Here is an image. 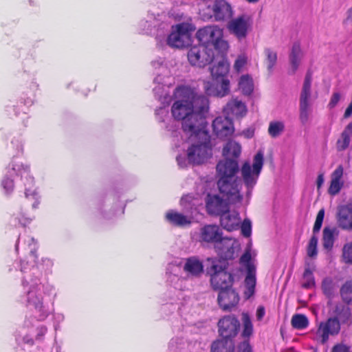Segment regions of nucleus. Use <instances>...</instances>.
<instances>
[{
	"label": "nucleus",
	"mask_w": 352,
	"mask_h": 352,
	"mask_svg": "<svg viewBox=\"0 0 352 352\" xmlns=\"http://www.w3.org/2000/svg\"><path fill=\"white\" fill-rule=\"evenodd\" d=\"M342 299L349 303L352 302V280L346 282L341 288Z\"/></svg>",
	"instance_id": "45"
},
{
	"label": "nucleus",
	"mask_w": 352,
	"mask_h": 352,
	"mask_svg": "<svg viewBox=\"0 0 352 352\" xmlns=\"http://www.w3.org/2000/svg\"><path fill=\"white\" fill-rule=\"evenodd\" d=\"M162 16H155L153 14H148L146 19L142 20L139 23V28L142 33L153 34L155 30L157 31L156 38H158L164 30L168 28V24L162 21Z\"/></svg>",
	"instance_id": "15"
},
{
	"label": "nucleus",
	"mask_w": 352,
	"mask_h": 352,
	"mask_svg": "<svg viewBox=\"0 0 352 352\" xmlns=\"http://www.w3.org/2000/svg\"><path fill=\"white\" fill-rule=\"evenodd\" d=\"M165 217L168 223L179 227L189 226L193 220L192 212L184 214L173 210L168 211L166 213Z\"/></svg>",
	"instance_id": "28"
},
{
	"label": "nucleus",
	"mask_w": 352,
	"mask_h": 352,
	"mask_svg": "<svg viewBox=\"0 0 352 352\" xmlns=\"http://www.w3.org/2000/svg\"><path fill=\"white\" fill-rule=\"evenodd\" d=\"M343 174L344 168L342 165H339L331 173L330 186L328 189L329 195L335 196L339 193L344 186Z\"/></svg>",
	"instance_id": "30"
},
{
	"label": "nucleus",
	"mask_w": 352,
	"mask_h": 352,
	"mask_svg": "<svg viewBox=\"0 0 352 352\" xmlns=\"http://www.w3.org/2000/svg\"><path fill=\"white\" fill-rule=\"evenodd\" d=\"M324 175L323 174H320L318 176V178H317V186H318V188H321V186L323 185L324 184Z\"/></svg>",
	"instance_id": "62"
},
{
	"label": "nucleus",
	"mask_w": 352,
	"mask_h": 352,
	"mask_svg": "<svg viewBox=\"0 0 352 352\" xmlns=\"http://www.w3.org/2000/svg\"><path fill=\"white\" fill-rule=\"evenodd\" d=\"M221 226L228 231L236 230L239 228L241 219L237 211H229L223 212L220 219Z\"/></svg>",
	"instance_id": "27"
},
{
	"label": "nucleus",
	"mask_w": 352,
	"mask_h": 352,
	"mask_svg": "<svg viewBox=\"0 0 352 352\" xmlns=\"http://www.w3.org/2000/svg\"><path fill=\"white\" fill-rule=\"evenodd\" d=\"M226 199H222L218 195H208L206 199V209L208 213L221 216L223 212L228 210V202L233 204L228 198Z\"/></svg>",
	"instance_id": "20"
},
{
	"label": "nucleus",
	"mask_w": 352,
	"mask_h": 352,
	"mask_svg": "<svg viewBox=\"0 0 352 352\" xmlns=\"http://www.w3.org/2000/svg\"><path fill=\"white\" fill-rule=\"evenodd\" d=\"M237 352H253L251 346L248 341L245 340L241 342Z\"/></svg>",
	"instance_id": "56"
},
{
	"label": "nucleus",
	"mask_w": 352,
	"mask_h": 352,
	"mask_svg": "<svg viewBox=\"0 0 352 352\" xmlns=\"http://www.w3.org/2000/svg\"><path fill=\"white\" fill-rule=\"evenodd\" d=\"M212 16L217 21H225L234 14L231 4L226 0H214L211 6Z\"/></svg>",
	"instance_id": "19"
},
{
	"label": "nucleus",
	"mask_w": 352,
	"mask_h": 352,
	"mask_svg": "<svg viewBox=\"0 0 352 352\" xmlns=\"http://www.w3.org/2000/svg\"><path fill=\"white\" fill-rule=\"evenodd\" d=\"M30 221H31V219L27 218V217L19 219V223L24 226H26L27 224L30 223Z\"/></svg>",
	"instance_id": "64"
},
{
	"label": "nucleus",
	"mask_w": 352,
	"mask_h": 352,
	"mask_svg": "<svg viewBox=\"0 0 352 352\" xmlns=\"http://www.w3.org/2000/svg\"><path fill=\"white\" fill-rule=\"evenodd\" d=\"M171 115L176 120L182 122L185 133L200 130L206 125L205 114L209 107L206 97L197 95L189 86H178L173 96Z\"/></svg>",
	"instance_id": "1"
},
{
	"label": "nucleus",
	"mask_w": 352,
	"mask_h": 352,
	"mask_svg": "<svg viewBox=\"0 0 352 352\" xmlns=\"http://www.w3.org/2000/svg\"><path fill=\"white\" fill-rule=\"evenodd\" d=\"M196 37L201 43L200 45L221 52L226 51L228 48V43L223 39V30L217 25H208L199 29L196 33Z\"/></svg>",
	"instance_id": "7"
},
{
	"label": "nucleus",
	"mask_w": 352,
	"mask_h": 352,
	"mask_svg": "<svg viewBox=\"0 0 352 352\" xmlns=\"http://www.w3.org/2000/svg\"><path fill=\"white\" fill-rule=\"evenodd\" d=\"M291 323L292 327L296 329H303L308 327V318L302 314H295L292 316Z\"/></svg>",
	"instance_id": "42"
},
{
	"label": "nucleus",
	"mask_w": 352,
	"mask_h": 352,
	"mask_svg": "<svg viewBox=\"0 0 352 352\" xmlns=\"http://www.w3.org/2000/svg\"><path fill=\"white\" fill-rule=\"evenodd\" d=\"M214 134L220 139H226L230 137L234 128L233 122L228 116H219L212 122Z\"/></svg>",
	"instance_id": "17"
},
{
	"label": "nucleus",
	"mask_w": 352,
	"mask_h": 352,
	"mask_svg": "<svg viewBox=\"0 0 352 352\" xmlns=\"http://www.w3.org/2000/svg\"><path fill=\"white\" fill-rule=\"evenodd\" d=\"M222 235V231L218 226L206 225L200 228L197 239L200 243H214L216 247Z\"/></svg>",
	"instance_id": "18"
},
{
	"label": "nucleus",
	"mask_w": 352,
	"mask_h": 352,
	"mask_svg": "<svg viewBox=\"0 0 352 352\" xmlns=\"http://www.w3.org/2000/svg\"><path fill=\"white\" fill-rule=\"evenodd\" d=\"M169 279H170V281L173 283L174 287H175L177 289H181L179 282H182V280H180L179 278H177V276H175L173 277L171 276H170Z\"/></svg>",
	"instance_id": "59"
},
{
	"label": "nucleus",
	"mask_w": 352,
	"mask_h": 352,
	"mask_svg": "<svg viewBox=\"0 0 352 352\" xmlns=\"http://www.w3.org/2000/svg\"><path fill=\"white\" fill-rule=\"evenodd\" d=\"M206 125L200 130L186 133L189 135V146L187 148V157L178 155L177 162L179 167H186L188 164L199 165L206 162L212 155L210 136L205 130Z\"/></svg>",
	"instance_id": "3"
},
{
	"label": "nucleus",
	"mask_w": 352,
	"mask_h": 352,
	"mask_svg": "<svg viewBox=\"0 0 352 352\" xmlns=\"http://www.w3.org/2000/svg\"><path fill=\"white\" fill-rule=\"evenodd\" d=\"M168 111L164 107H160L156 110V115L157 116V118L161 122L165 121V120L163 118V116H168Z\"/></svg>",
	"instance_id": "57"
},
{
	"label": "nucleus",
	"mask_w": 352,
	"mask_h": 352,
	"mask_svg": "<svg viewBox=\"0 0 352 352\" xmlns=\"http://www.w3.org/2000/svg\"><path fill=\"white\" fill-rule=\"evenodd\" d=\"M240 262L243 265L247 270V273L256 272V267L251 261V254L249 251H246L241 257Z\"/></svg>",
	"instance_id": "44"
},
{
	"label": "nucleus",
	"mask_w": 352,
	"mask_h": 352,
	"mask_svg": "<svg viewBox=\"0 0 352 352\" xmlns=\"http://www.w3.org/2000/svg\"><path fill=\"white\" fill-rule=\"evenodd\" d=\"M324 217V209L322 208L318 212L314 226L313 232L314 234L318 232L322 227V222Z\"/></svg>",
	"instance_id": "50"
},
{
	"label": "nucleus",
	"mask_w": 352,
	"mask_h": 352,
	"mask_svg": "<svg viewBox=\"0 0 352 352\" xmlns=\"http://www.w3.org/2000/svg\"><path fill=\"white\" fill-rule=\"evenodd\" d=\"M339 235V230L336 227H325L323 230L322 244L324 249L331 250L335 240Z\"/></svg>",
	"instance_id": "31"
},
{
	"label": "nucleus",
	"mask_w": 352,
	"mask_h": 352,
	"mask_svg": "<svg viewBox=\"0 0 352 352\" xmlns=\"http://www.w3.org/2000/svg\"><path fill=\"white\" fill-rule=\"evenodd\" d=\"M217 85L209 81H204V88L206 93L209 96L223 97L230 91V80L228 78H219Z\"/></svg>",
	"instance_id": "22"
},
{
	"label": "nucleus",
	"mask_w": 352,
	"mask_h": 352,
	"mask_svg": "<svg viewBox=\"0 0 352 352\" xmlns=\"http://www.w3.org/2000/svg\"><path fill=\"white\" fill-rule=\"evenodd\" d=\"M241 152V147L240 144L234 141L228 142L223 148L224 155H232L238 157Z\"/></svg>",
	"instance_id": "40"
},
{
	"label": "nucleus",
	"mask_w": 352,
	"mask_h": 352,
	"mask_svg": "<svg viewBox=\"0 0 352 352\" xmlns=\"http://www.w3.org/2000/svg\"><path fill=\"white\" fill-rule=\"evenodd\" d=\"M336 219L340 228L344 230H349L352 223V207L350 205L338 206Z\"/></svg>",
	"instance_id": "29"
},
{
	"label": "nucleus",
	"mask_w": 352,
	"mask_h": 352,
	"mask_svg": "<svg viewBox=\"0 0 352 352\" xmlns=\"http://www.w3.org/2000/svg\"><path fill=\"white\" fill-rule=\"evenodd\" d=\"M223 112L228 116H232L236 118H242L248 112L247 106L242 100L237 98H233L229 100L223 108Z\"/></svg>",
	"instance_id": "26"
},
{
	"label": "nucleus",
	"mask_w": 352,
	"mask_h": 352,
	"mask_svg": "<svg viewBox=\"0 0 352 352\" xmlns=\"http://www.w3.org/2000/svg\"><path fill=\"white\" fill-rule=\"evenodd\" d=\"M13 175L21 177V180L23 181L25 197H32L35 200L32 204V207L36 208L39 204L38 194L34 187V177L30 175V166L28 164L19 162L16 159L12 160V162L7 168L6 175L3 177L1 182V186L4 192L7 195L11 194L14 188V181L11 178Z\"/></svg>",
	"instance_id": "5"
},
{
	"label": "nucleus",
	"mask_w": 352,
	"mask_h": 352,
	"mask_svg": "<svg viewBox=\"0 0 352 352\" xmlns=\"http://www.w3.org/2000/svg\"><path fill=\"white\" fill-rule=\"evenodd\" d=\"M20 271L23 274L21 286L26 305L38 321L44 320L50 314L46 297L50 295L53 287L43 282V274L37 265L21 261Z\"/></svg>",
	"instance_id": "2"
},
{
	"label": "nucleus",
	"mask_w": 352,
	"mask_h": 352,
	"mask_svg": "<svg viewBox=\"0 0 352 352\" xmlns=\"http://www.w3.org/2000/svg\"><path fill=\"white\" fill-rule=\"evenodd\" d=\"M285 130V124L282 121H272L268 127L269 135L274 138L280 136Z\"/></svg>",
	"instance_id": "39"
},
{
	"label": "nucleus",
	"mask_w": 352,
	"mask_h": 352,
	"mask_svg": "<svg viewBox=\"0 0 352 352\" xmlns=\"http://www.w3.org/2000/svg\"><path fill=\"white\" fill-rule=\"evenodd\" d=\"M242 234L245 237H249L252 234V222L249 219H245L241 225Z\"/></svg>",
	"instance_id": "51"
},
{
	"label": "nucleus",
	"mask_w": 352,
	"mask_h": 352,
	"mask_svg": "<svg viewBox=\"0 0 352 352\" xmlns=\"http://www.w3.org/2000/svg\"><path fill=\"white\" fill-rule=\"evenodd\" d=\"M352 115V101L348 106V107L346 109L344 113V118H349Z\"/></svg>",
	"instance_id": "60"
},
{
	"label": "nucleus",
	"mask_w": 352,
	"mask_h": 352,
	"mask_svg": "<svg viewBox=\"0 0 352 352\" xmlns=\"http://www.w3.org/2000/svg\"><path fill=\"white\" fill-rule=\"evenodd\" d=\"M302 56L300 45L298 43H294L292 46V52L289 55V61L293 73L298 69Z\"/></svg>",
	"instance_id": "35"
},
{
	"label": "nucleus",
	"mask_w": 352,
	"mask_h": 352,
	"mask_svg": "<svg viewBox=\"0 0 352 352\" xmlns=\"http://www.w3.org/2000/svg\"><path fill=\"white\" fill-rule=\"evenodd\" d=\"M342 95L340 92H334L333 93L330 101L328 104V107L330 109H332L336 107V105L338 104V102L342 99Z\"/></svg>",
	"instance_id": "53"
},
{
	"label": "nucleus",
	"mask_w": 352,
	"mask_h": 352,
	"mask_svg": "<svg viewBox=\"0 0 352 352\" xmlns=\"http://www.w3.org/2000/svg\"><path fill=\"white\" fill-rule=\"evenodd\" d=\"M241 316V320L243 323L242 336L244 338H248L253 333V325L251 321V318L249 314L247 313H243Z\"/></svg>",
	"instance_id": "41"
},
{
	"label": "nucleus",
	"mask_w": 352,
	"mask_h": 352,
	"mask_svg": "<svg viewBox=\"0 0 352 352\" xmlns=\"http://www.w3.org/2000/svg\"><path fill=\"white\" fill-rule=\"evenodd\" d=\"M315 332L316 340L322 344H325L330 336H333L340 332V324L335 318H329L326 321L320 322Z\"/></svg>",
	"instance_id": "14"
},
{
	"label": "nucleus",
	"mask_w": 352,
	"mask_h": 352,
	"mask_svg": "<svg viewBox=\"0 0 352 352\" xmlns=\"http://www.w3.org/2000/svg\"><path fill=\"white\" fill-rule=\"evenodd\" d=\"M210 266L207 267V274L210 276V284L214 290L229 289L233 281L232 276L227 272L216 258H208Z\"/></svg>",
	"instance_id": "8"
},
{
	"label": "nucleus",
	"mask_w": 352,
	"mask_h": 352,
	"mask_svg": "<svg viewBox=\"0 0 352 352\" xmlns=\"http://www.w3.org/2000/svg\"><path fill=\"white\" fill-rule=\"evenodd\" d=\"M247 63H248V56L244 54H240L238 56V57L236 58V59L234 62V69L237 72H241L245 68V65H247Z\"/></svg>",
	"instance_id": "48"
},
{
	"label": "nucleus",
	"mask_w": 352,
	"mask_h": 352,
	"mask_svg": "<svg viewBox=\"0 0 352 352\" xmlns=\"http://www.w3.org/2000/svg\"><path fill=\"white\" fill-rule=\"evenodd\" d=\"M214 60H217V64H214L210 68L212 79L218 80L219 78H227V74L230 71V63L227 58L223 55H217Z\"/></svg>",
	"instance_id": "25"
},
{
	"label": "nucleus",
	"mask_w": 352,
	"mask_h": 352,
	"mask_svg": "<svg viewBox=\"0 0 352 352\" xmlns=\"http://www.w3.org/2000/svg\"><path fill=\"white\" fill-rule=\"evenodd\" d=\"M183 270L187 278H197L204 273V264L197 256H190L184 259Z\"/></svg>",
	"instance_id": "23"
},
{
	"label": "nucleus",
	"mask_w": 352,
	"mask_h": 352,
	"mask_svg": "<svg viewBox=\"0 0 352 352\" xmlns=\"http://www.w3.org/2000/svg\"><path fill=\"white\" fill-rule=\"evenodd\" d=\"M331 311L335 315V318L342 322H346L351 315L349 307L340 303L335 305H332Z\"/></svg>",
	"instance_id": "32"
},
{
	"label": "nucleus",
	"mask_w": 352,
	"mask_h": 352,
	"mask_svg": "<svg viewBox=\"0 0 352 352\" xmlns=\"http://www.w3.org/2000/svg\"><path fill=\"white\" fill-rule=\"evenodd\" d=\"M28 243L30 252V257L32 259L33 262L35 263V259L36 258V243L33 238L30 237L28 238Z\"/></svg>",
	"instance_id": "54"
},
{
	"label": "nucleus",
	"mask_w": 352,
	"mask_h": 352,
	"mask_svg": "<svg viewBox=\"0 0 352 352\" xmlns=\"http://www.w3.org/2000/svg\"><path fill=\"white\" fill-rule=\"evenodd\" d=\"M239 247L240 244L237 240L221 236V239L219 241L215 248L222 257L226 259H231L234 258V253L239 250Z\"/></svg>",
	"instance_id": "21"
},
{
	"label": "nucleus",
	"mask_w": 352,
	"mask_h": 352,
	"mask_svg": "<svg viewBox=\"0 0 352 352\" xmlns=\"http://www.w3.org/2000/svg\"><path fill=\"white\" fill-rule=\"evenodd\" d=\"M234 342L232 339H224L214 342L211 346L212 352H233Z\"/></svg>",
	"instance_id": "34"
},
{
	"label": "nucleus",
	"mask_w": 352,
	"mask_h": 352,
	"mask_svg": "<svg viewBox=\"0 0 352 352\" xmlns=\"http://www.w3.org/2000/svg\"><path fill=\"white\" fill-rule=\"evenodd\" d=\"M245 289L244 292V295L246 298H250L252 296L255 292V286H256V272H250V273H247L245 279Z\"/></svg>",
	"instance_id": "37"
},
{
	"label": "nucleus",
	"mask_w": 352,
	"mask_h": 352,
	"mask_svg": "<svg viewBox=\"0 0 352 352\" xmlns=\"http://www.w3.org/2000/svg\"><path fill=\"white\" fill-rule=\"evenodd\" d=\"M215 58L214 49L204 45L192 47L188 52L190 64L197 67H204Z\"/></svg>",
	"instance_id": "11"
},
{
	"label": "nucleus",
	"mask_w": 352,
	"mask_h": 352,
	"mask_svg": "<svg viewBox=\"0 0 352 352\" xmlns=\"http://www.w3.org/2000/svg\"><path fill=\"white\" fill-rule=\"evenodd\" d=\"M253 24L252 17L247 14H243L230 20L227 28L229 32L237 38H245L248 32L252 30Z\"/></svg>",
	"instance_id": "13"
},
{
	"label": "nucleus",
	"mask_w": 352,
	"mask_h": 352,
	"mask_svg": "<svg viewBox=\"0 0 352 352\" xmlns=\"http://www.w3.org/2000/svg\"><path fill=\"white\" fill-rule=\"evenodd\" d=\"M314 265L307 264L302 279V286L304 288H311L315 285V280L313 272L314 271Z\"/></svg>",
	"instance_id": "38"
},
{
	"label": "nucleus",
	"mask_w": 352,
	"mask_h": 352,
	"mask_svg": "<svg viewBox=\"0 0 352 352\" xmlns=\"http://www.w3.org/2000/svg\"><path fill=\"white\" fill-rule=\"evenodd\" d=\"M239 89L243 94L250 95L254 90L252 78L248 74L241 76L239 81Z\"/></svg>",
	"instance_id": "36"
},
{
	"label": "nucleus",
	"mask_w": 352,
	"mask_h": 352,
	"mask_svg": "<svg viewBox=\"0 0 352 352\" xmlns=\"http://www.w3.org/2000/svg\"><path fill=\"white\" fill-rule=\"evenodd\" d=\"M47 332V328L43 325L38 326L35 329H32L31 330V333L32 336L35 337L36 340H41L42 337Z\"/></svg>",
	"instance_id": "52"
},
{
	"label": "nucleus",
	"mask_w": 352,
	"mask_h": 352,
	"mask_svg": "<svg viewBox=\"0 0 352 352\" xmlns=\"http://www.w3.org/2000/svg\"><path fill=\"white\" fill-rule=\"evenodd\" d=\"M265 314V307L263 306H259L256 310V318L258 320H261Z\"/></svg>",
	"instance_id": "58"
},
{
	"label": "nucleus",
	"mask_w": 352,
	"mask_h": 352,
	"mask_svg": "<svg viewBox=\"0 0 352 352\" xmlns=\"http://www.w3.org/2000/svg\"><path fill=\"white\" fill-rule=\"evenodd\" d=\"M217 172L219 177L217 186L220 192L226 196L230 202H241L242 183L241 179L236 176L239 172L237 161L228 158L219 161L217 165Z\"/></svg>",
	"instance_id": "4"
},
{
	"label": "nucleus",
	"mask_w": 352,
	"mask_h": 352,
	"mask_svg": "<svg viewBox=\"0 0 352 352\" xmlns=\"http://www.w3.org/2000/svg\"><path fill=\"white\" fill-rule=\"evenodd\" d=\"M254 130L252 129H248L243 131V135L247 138H251L254 135Z\"/></svg>",
	"instance_id": "61"
},
{
	"label": "nucleus",
	"mask_w": 352,
	"mask_h": 352,
	"mask_svg": "<svg viewBox=\"0 0 352 352\" xmlns=\"http://www.w3.org/2000/svg\"><path fill=\"white\" fill-rule=\"evenodd\" d=\"M307 253L309 257H315L318 254V237L315 234L310 239L307 248Z\"/></svg>",
	"instance_id": "46"
},
{
	"label": "nucleus",
	"mask_w": 352,
	"mask_h": 352,
	"mask_svg": "<svg viewBox=\"0 0 352 352\" xmlns=\"http://www.w3.org/2000/svg\"><path fill=\"white\" fill-rule=\"evenodd\" d=\"M342 259L345 263H352V241L343 246Z\"/></svg>",
	"instance_id": "47"
},
{
	"label": "nucleus",
	"mask_w": 352,
	"mask_h": 352,
	"mask_svg": "<svg viewBox=\"0 0 352 352\" xmlns=\"http://www.w3.org/2000/svg\"><path fill=\"white\" fill-rule=\"evenodd\" d=\"M191 27L188 23H179L172 26L171 32L166 38L168 45L173 48L186 47L191 43Z\"/></svg>",
	"instance_id": "10"
},
{
	"label": "nucleus",
	"mask_w": 352,
	"mask_h": 352,
	"mask_svg": "<svg viewBox=\"0 0 352 352\" xmlns=\"http://www.w3.org/2000/svg\"><path fill=\"white\" fill-rule=\"evenodd\" d=\"M311 76L307 74L303 82L300 96V120L302 124H306L311 113Z\"/></svg>",
	"instance_id": "12"
},
{
	"label": "nucleus",
	"mask_w": 352,
	"mask_h": 352,
	"mask_svg": "<svg viewBox=\"0 0 352 352\" xmlns=\"http://www.w3.org/2000/svg\"><path fill=\"white\" fill-rule=\"evenodd\" d=\"M239 301L238 294L230 288L221 291L218 296V302L223 310H229L235 307Z\"/></svg>",
	"instance_id": "24"
},
{
	"label": "nucleus",
	"mask_w": 352,
	"mask_h": 352,
	"mask_svg": "<svg viewBox=\"0 0 352 352\" xmlns=\"http://www.w3.org/2000/svg\"><path fill=\"white\" fill-rule=\"evenodd\" d=\"M322 288L324 294L327 296H331L333 294L334 285L333 280L329 278H326L323 280Z\"/></svg>",
	"instance_id": "49"
},
{
	"label": "nucleus",
	"mask_w": 352,
	"mask_h": 352,
	"mask_svg": "<svg viewBox=\"0 0 352 352\" xmlns=\"http://www.w3.org/2000/svg\"><path fill=\"white\" fill-rule=\"evenodd\" d=\"M331 352H352V349L350 346L340 343L336 344L333 347Z\"/></svg>",
	"instance_id": "55"
},
{
	"label": "nucleus",
	"mask_w": 352,
	"mask_h": 352,
	"mask_svg": "<svg viewBox=\"0 0 352 352\" xmlns=\"http://www.w3.org/2000/svg\"><path fill=\"white\" fill-rule=\"evenodd\" d=\"M352 134V122H350L341 133L340 138L338 140L336 146L339 151L346 150L351 142V136Z\"/></svg>",
	"instance_id": "33"
},
{
	"label": "nucleus",
	"mask_w": 352,
	"mask_h": 352,
	"mask_svg": "<svg viewBox=\"0 0 352 352\" xmlns=\"http://www.w3.org/2000/svg\"><path fill=\"white\" fill-rule=\"evenodd\" d=\"M191 199V197L188 195L187 196H185V197H183L182 199H181V205L185 208H187V206L186 204V203L190 201V199Z\"/></svg>",
	"instance_id": "63"
},
{
	"label": "nucleus",
	"mask_w": 352,
	"mask_h": 352,
	"mask_svg": "<svg viewBox=\"0 0 352 352\" xmlns=\"http://www.w3.org/2000/svg\"><path fill=\"white\" fill-rule=\"evenodd\" d=\"M151 65L155 69H160L164 74L163 77L161 74H157L154 78V94L162 103H168L170 102V97L168 94L167 89L173 83V78L170 75V70L168 68V63L163 58L160 57L153 60L151 62Z\"/></svg>",
	"instance_id": "6"
},
{
	"label": "nucleus",
	"mask_w": 352,
	"mask_h": 352,
	"mask_svg": "<svg viewBox=\"0 0 352 352\" xmlns=\"http://www.w3.org/2000/svg\"><path fill=\"white\" fill-rule=\"evenodd\" d=\"M266 56L265 64L270 72L273 71L277 61V53L271 48H266L264 51Z\"/></svg>",
	"instance_id": "43"
},
{
	"label": "nucleus",
	"mask_w": 352,
	"mask_h": 352,
	"mask_svg": "<svg viewBox=\"0 0 352 352\" xmlns=\"http://www.w3.org/2000/svg\"><path fill=\"white\" fill-rule=\"evenodd\" d=\"M240 323L234 316H227L218 322L219 332L224 339H232L238 333Z\"/></svg>",
	"instance_id": "16"
},
{
	"label": "nucleus",
	"mask_w": 352,
	"mask_h": 352,
	"mask_svg": "<svg viewBox=\"0 0 352 352\" xmlns=\"http://www.w3.org/2000/svg\"><path fill=\"white\" fill-rule=\"evenodd\" d=\"M263 166V154L258 152L254 157L252 166L250 162H245L241 166V174L243 182L247 188V195L249 196L256 185Z\"/></svg>",
	"instance_id": "9"
}]
</instances>
